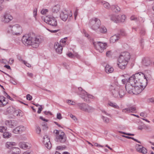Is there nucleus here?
I'll list each match as a JSON object with an SVG mask.
<instances>
[{"label":"nucleus","mask_w":154,"mask_h":154,"mask_svg":"<svg viewBox=\"0 0 154 154\" xmlns=\"http://www.w3.org/2000/svg\"><path fill=\"white\" fill-rule=\"evenodd\" d=\"M78 89V91L77 93L82 98V97L84 96V95L86 94V92L84 90L82 89L81 87L79 88Z\"/></svg>","instance_id":"nucleus-28"},{"label":"nucleus","mask_w":154,"mask_h":154,"mask_svg":"<svg viewBox=\"0 0 154 154\" xmlns=\"http://www.w3.org/2000/svg\"><path fill=\"white\" fill-rule=\"evenodd\" d=\"M54 46L56 52L57 53L60 54L62 53L63 46L60 45L58 42H55Z\"/></svg>","instance_id":"nucleus-17"},{"label":"nucleus","mask_w":154,"mask_h":154,"mask_svg":"<svg viewBox=\"0 0 154 154\" xmlns=\"http://www.w3.org/2000/svg\"><path fill=\"white\" fill-rule=\"evenodd\" d=\"M109 91L111 92L112 96L118 99L123 98L126 94V91L123 88L117 86L114 84L109 86Z\"/></svg>","instance_id":"nucleus-3"},{"label":"nucleus","mask_w":154,"mask_h":154,"mask_svg":"<svg viewBox=\"0 0 154 154\" xmlns=\"http://www.w3.org/2000/svg\"><path fill=\"white\" fill-rule=\"evenodd\" d=\"M99 29V31L101 33H105L107 32V29L106 28L103 26H100Z\"/></svg>","instance_id":"nucleus-38"},{"label":"nucleus","mask_w":154,"mask_h":154,"mask_svg":"<svg viewBox=\"0 0 154 154\" xmlns=\"http://www.w3.org/2000/svg\"><path fill=\"white\" fill-rule=\"evenodd\" d=\"M7 103L8 102L5 100V98L4 97L0 96V106H3Z\"/></svg>","instance_id":"nucleus-26"},{"label":"nucleus","mask_w":154,"mask_h":154,"mask_svg":"<svg viewBox=\"0 0 154 154\" xmlns=\"http://www.w3.org/2000/svg\"><path fill=\"white\" fill-rule=\"evenodd\" d=\"M134 79V90L133 94H138L141 92L147 85V79L143 73H137L133 75L130 79L132 80Z\"/></svg>","instance_id":"nucleus-1"},{"label":"nucleus","mask_w":154,"mask_h":154,"mask_svg":"<svg viewBox=\"0 0 154 154\" xmlns=\"http://www.w3.org/2000/svg\"><path fill=\"white\" fill-rule=\"evenodd\" d=\"M22 41L25 45H31L33 48H36L41 43V39L39 37L35 36L34 33H31L23 36Z\"/></svg>","instance_id":"nucleus-2"},{"label":"nucleus","mask_w":154,"mask_h":154,"mask_svg":"<svg viewBox=\"0 0 154 154\" xmlns=\"http://www.w3.org/2000/svg\"><path fill=\"white\" fill-rule=\"evenodd\" d=\"M130 58V54L128 52H122L119 57V59H122L123 60H126L128 62Z\"/></svg>","instance_id":"nucleus-11"},{"label":"nucleus","mask_w":154,"mask_h":154,"mask_svg":"<svg viewBox=\"0 0 154 154\" xmlns=\"http://www.w3.org/2000/svg\"><path fill=\"white\" fill-rule=\"evenodd\" d=\"M136 150L138 152L143 154L147 153V150L146 149L141 145L137 144L136 146Z\"/></svg>","instance_id":"nucleus-16"},{"label":"nucleus","mask_w":154,"mask_h":154,"mask_svg":"<svg viewBox=\"0 0 154 154\" xmlns=\"http://www.w3.org/2000/svg\"><path fill=\"white\" fill-rule=\"evenodd\" d=\"M120 34L122 36H126L127 35L124 29H121L120 30Z\"/></svg>","instance_id":"nucleus-47"},{"label":"nucleus","mask_w":154,"mask_h":154,"mask_svg":"<svg viewBox=\"0 0 154 154\" xmlns=\"http://www.w3.org/2000/svg\"><path fill=\"white\" fill-rule=\"evenodd\" d=\"M101 118L104 123L106 124H108L109 123L110 119L108 118L102 116H101Z\"/></svg>","instance_id":"nucleus-40"},{"label":"nucleus","mask_w":154,"mask_h":154,"mask_svg":"<svg viewBox=\"0 0 154 154\" xmlns=\"http://www.w3.org/2000/svg\"><path fill=\"white\" fill-rule=\"evenodd\" d=\"M112 52L110 51H107L106 53V56L108 57H110L112 55Z\"/></svg>","instance_id":"nucleus-51"},{"label":"nucleus","mask_w":154,"mask_h":154,"mask_svg":"<svg viewBox=\"0 0 154 154\" xmlns=\"http://www.w3.org/2000/svg\"><path fill=\"white\" fill-rule=\"evenodd\" d=\"M19 60H21V61H22L23 63H24V64L27 67H29L31 66V65L29 64V63H27V62H26V61L24 60H22L21 59H19Z\"/></svg>","instance_id":"nucleus-48"},{"label":"nucleus","mask_w":154,"mask_h":154,"mask_svg":"<svg viewBox=\"0 0 154 154\" xmlns=\"http://www.w3.org/2000/svg\"><path fill=\"white\" fill-rule=\"evenodd\" d=\"M26 99L29 100H31L32 99V97L29 94H28L26 95Z\"/></svg>","instance_id":"nucleus-54"},{"label":"nucleus","mask_w":154,"mask_h":154,"mask_svg":"<svg viewBox=\"0 0 154 154\" xmlns=\"http://www.w3.org/2000/svg\"><path fill=\"white\" fill-rule=\"evenodd\" d=\"M128 63L126 60H123L118 59V63L117 65L119 67L122 69H125Z\"/></svg>","instance_id":"nucleus-13"},{"label":"nucleus","mask_w":154,"mask_h":154,"mask_svg":"<svg viewBox=\"0 0 154 154\" xmlns=\"http://www.w3.org/2000/svg\"><path fill=\"white\" fill-rule=\"evenodd\" d=\"M69 57L71 58H73L75 57H76L77 58H79L80 57V56L77 53H75L74 54H72L71 52H69L66 54Z\"/></svg>","instance_id":"nucleus-30"},{"label":"nucleus","mask_w":154,"mask_h":154,"mask_svg":"<svg viewBox=\"0 0 154 154\" xmlns=\"http://www.w3.org/2000/svg\"><path fill=\"white\" fill-rule=\"evenodd\" d=\"M60 17L63 21H66L68 17V14L67 12L66 11L61 12L60 14Z\"/></svg>","instance_id":"nucleus-23"},{"label":"nucleus","mask_w":154,"mask_h":154,"mask_svg":"<svg viewBox=\"0 0 154 154\" xmlns=\"http://www.w3.org/2000/svg\"><path fill=\"white\" fill-rule=\"evenodd\" d=\"M23 115V112L20 110H16L15 109V111L14 112L13 115L14 116H22Z\"/></svg>","instance_id":"nucleus-29"},{"label":"nucleus","mask_w":154,"mask_h":154,"mask_svg":"<svg viewBox=\"0 0 154 154\" xmlns=\"http://www.w3.org/2000/svg\"><path fill=\"white\" fill-rule=\"evenodd\" d=\"M66 148V146H57L56 149L57 150H63L65 149Z\"/></svg>","instance_id":"nucleus-46"},{"label":"nucleus","mask_w":154,"mask_h":154,"mask_svg":"<svg viewBox=\"0 0 154 154\" xmlns=\"http://www.w3.org/2000/svg\"><path fill=\"white\" fill-rule=\"evenodd\" d=\"M140 34L142 35H144L145 34V31L143 29H142L140 32Z\"/></svg>","instance_id":"nucleus-60"},{"label":"nucleus","mask_w":154,"mask_h":154,"mask_svg":"<svg viewBox=\"0 0 154 154\" xmlns=\"http://www.w3.org/2000/svg\"><path fill=\"white\" fill-rule=\"evenodd\" d=\"M33 14L34 17H35L37 14V9L36 8L34 9L33 11Z\"/></svg>","instance_id":"nucleus-55"},{"label":"nucleus","mask_w":154,"mask_h":154,"mask_svg":"<svg viewBox=\"0 0 154 154\" xmlns=\"http://www.w3.org/2000/svg\"><path fill=\"white\" fill-rule=\"evenodd\" d=\"M105 70L107 73H112L114 71V69L111 66L106 65L105 66Z\"/></svg>","instance_id":"nucleus-27"},{"label":"nucleus","mask_w":154,"mask_h":154,"mask_svg":"<svg viewBox=\"0 0 154 154\" xmlns=\"http://www.w3.org/2000/svg\"><path fill=\"white\" fill-rule=\"evenodd\" d=\"M3 135L4 138H8L11 137V134L8 132L5 131L3 133Z\"/></svg>","instance_id":"nucleus-39"},{"label":"nucleus","mask_w":154,"mask_h":154,"mask_svg":"<svg viewBox=\"0 0 154 154\" xmlns=\"http://www.w3.org/2000/svg\"><path fill=\"white\" fill-rule=\"evenodd\" d=\"M5 124L7 126L13 128L17 125V122L14 120L7 121L5 122Z\"/></svg>","instance_id":"nucleus-20"},{"label":"nucleus","mask_w":154,"mask_h":154,"mask_svg":"<svg viewBox=\"0 0 154 154\" xmlns=\"http://www.w3.org/2000/svg\"><path fill=\"white\" fill-rule=\"evenodd\" d=\"M57 118L59 119H61L62 118L61 114L60 113H57Z\"/></svg>","instance_id":"nucleus-58"},{"label":"nucleus","mask_w":154,"mask_h":154,"mask_svg":"<svg viewBox=\"0 0 154 154\" xmlns=\"http://www.w3.org/2000/svg\"><path fill=\"white\" fill-rule=\"evenodd\" d=\"M120 17L119 18V22H124L126 18L125 16V15H122L121 16H119Z\"/></svg>","instance_id":"nucleus-42"},{"label":"nucleus","mask_w":154,"mask_h":154,"mask_svg":"<svg viewBox=\"0 0 154 154\" xmlns=\"http://www.w3.org/2000/svg\"><path fill=\"white\" fill-rule=\"evenodd\" d=\"M60 10V6L57 5L54 6L52 9V11L54 13H57Z\"/></svg>","instance_id":"nucleus-31"},{"label":"nucleus","mask_w":154,"mask_h":154,"mask_svg":"<svg viewBox=\"0 0 154 154\" xmlns=\"http://www.w3.org/2000/svg\"><path fill=\"white\" fill-rule=\"evenodd\" d=\"M93 45L95 49L100 52H102L107 47V44L100 42H94Z\"/></svg>","instance_id":"nucleus-6"},{"label":"nucleus","mask_w":154,"mask_h":154,"mask_svg":"<svg viewBox=\"0 0 154 154\" xmlns=\"http://www.w3.org/2000/svg\"><path fill=\"white\" fill-rule=\"evenodd\" d=\"M136 108L134 106H132L130 108L123 109L122 110L123 112H134L136 110Z\"/></svg>","instance_id":"nucleus-25"},{"label":"nucleus","mask_w":154,"mask_h":154,"mask_svg":"<svg viewBox=\"0 0 154 154\" xmlns=\"http://www.w3.org/2000/svg\"><path fill=\"white\" fill-rule=\"evenodd\" d=\"M43 108L42 107V106H40V107L38 108V109L37 111V112L38 113H40L41 112V111H42Z\"/></svg>","instance_id":"nucleus-59"},{"label":"nucleus","mask_w":154,"mask_h":154,"mask_svg":"<svg viewBox=\"0 0 154 154\" xmlns=\"http://www.w3.org/2000/svg\"><path fill=\"white\" fill-rule=\"evenodd\" d=\"M27 75L29 77L31 78L33 76V74L32 73L28 72Z\"/></svg>","instance_id":"nucleus-64"},{"label":"nucleus","mask_w":154,"mask_h":154,"mask_svg":"<svg viewBox=\"0 0 154 154\" xmlns=\"http://www.w3.org/2000/svg\"><path fill=\"white\" fill-rule=\"evenodd\" d=\"M11 79L10 80L11 82V83L13 84L14 85H16L17 84L16 82L13 80V78H12L11 77Z\"/></svg>","instance_id":"nucleus-56"},{"label":"nucleus","mask_w":154,"mask_h":154,"mask_svg":"<svg viewBox=\"0 0 154 154\" xmlns=\"http://www.w3.org/2000/svg\"><path fill=\"white\" fill-rule=\"evenodd\" d=\"M66 102L69 105H74L75 104V103L71 100H66Z\"/></svg>","instance_id":"nucleus-45"},{"label":"nucleus","mask_w":154,"mask_h":154,"mask_svg":"<svg viewBox=\"0 0 154 154\" xmlns=\"http://www.w3.org/2000/svg\"><path fill=\"white\" fill-rule=\"evenodd\" d=\"M112 9L115 11H120V8L118 6L113 5L112 7Z\"/></svg>","instance_id":"nucleus-43"},{"label":"nucleus","mask_w":154,"mask_h":154,"mask_svg":"<svg viewBox=\"0 0 154 154\" xmlns=\"http://www.w3.org/2000/svg\"><path fill=\"white\" fill-rule=\"evenodd\" d=\"M29 143L24 142H20L19 143V146L20 148L23 149H26L29 148L30 147L29 146Z\"/></svg>","instance_id":"nucleus-22"},{"label":"nucleus","mask_w":154,"mask_h":154,"mask_svg":"<svg viewBox=\"0 0 154 154\" xmlns=\"http://www.w3.org/2000/svg\"><path fill=\"white\" fill-rule=\"evenodd\" d=\"M66 139V136L63 132H61L59 134L55 136V140L58 143H64Z\"/></svg>","instance_id":"nucleus-9"},{"label":"nucleus","mask_w":154,"mask_h":154,"mask_svg":"<svg viewBox=\"0 0 154 154\" xmlns=\"http://www.w3.org/2000/svg\"><path fill=\"white\" fill-rule=\"evenodd\" d=\"M108 106H110L112 107L118 109L119 108V106L117 105V104L111 101H109L107 103Z\"/></svg>","instance_id":"nucleus-32"},{"label":"nucleus","mask_w":154,"mask_h":154,"mask_svg":"<svg viewBox=\"0 0 154 154\" xmlns=\"http://www.w3.org/2000/svg\"><path fill=\"white\" fill-rule=\"evenodd\" d=\"M142 63L143 66H148L151 64V61L149 58L146 57L145 58L143 59Z\"/></svg>","instance_id":"nucleus-19"},{"label":"nucleus","mask_w":154,"mask_h":154,"mask_svg":"<svg viewBox=\"0 0 154 154\" xmlns=\"http://www.w3.org/2000/svg\"><path fill=\"white\" fill-rule=\"evenodd\" d=\"M76 105L80 109L86 112H92L94 110L93 107L85 103H78Z\"/></svg>","instance_id":"nucleus-5"},{"label":"nucleus","mask_w":154,"mask_h":154,"mask_svg":"<svg viewBox=\"0 0 154 154\" xmlns=\"http://www.w3.org/2000/svg\"><path fill=\"white\" fill-rule=\"evenodd\" d=\"M40 119L42 120L43 121H45V122H48V120H47L46 119H45L43 118L42 116H40L39 118Z\"/></svg>","instance_id":"nucleus-63"},{"label":"nucleus","mask_w":154,"mask_h":154,"mask_svg":"<svg viewBox=\"0 0 154 154\" xmlns=\"http://www.w3.org/2000/svg\"><path fill=\"white\" fill-rule=\"evenodd\" d=\"M111 20L116 23H119V18L120 17L118 14H111L109 16Z\"/></svg>","instance_id":"nucleus-18"},{"label":"nucleus","mask_w":154,"mask_h":154,"mask_svg":"<svg viewBox=\"0 0 154 154\" xmlns=\"http://www.w3.org/2000/svg\"><path fill=\"white\" fill-rule=\"evenodd\" d=\"M70 117L72 119L74 120L75 121L77 120V119L76 117L74 116L72 114L70 115Z\"/></svg>","instance_id":"nucleus-62"},{"label":"nucleus","mask_w":154,"mask_h":154,"mask_svg":"<svg viewBox=\"0 0 154 154\" xmlns=\"http://www.w3.org/2000/svg\"><path fill=\"white\" fill-rule=\"evenodd\" d=\"M44 21L52 26L57 27V21L54 17H46L44 19Z\"/></svg>","instance_id":"nucleus-8"},{"label":"nucleus","mask_w":154,"mask_h":154,"mask_svg":"<svg viewBox=\"0 0 154 154\" xmlns=\"http://www.w3.org/2000/svg\"><path fill=\"white\" fill-rule=\"evenodd\" d=\"M11 33L14 35H19L22 32V27L18 24H15L12 26H10Z\"/></svg>","instance_id":"nucleus-7"},{"label":"nucleus","mask_w":154,"mask_h":154,"mask_svg":"<svg viewBox=\"0 0 154 154\" xmlns=\"http://www.w3.org/2000/svg\"><path fill=\"white\" fill-rule=\"evenodd\" d=\"M48 12V10L47 9H43L41 12V13L43 15L46 14Z\"/></svg>","instance_id":"nucleus-50"},{"label":"nucleus","mask_w":154,"mask_h":154,"mask_svg":"<svg viewBox=\"0 0 154 154\" xmlns=\"http://www.w3.org/2000/svg\"><path fill=\"white\" fill-rule=\"evenodd\" d=\"M15 108L13 106H10L8 107L7 109L6 112L8 114H13L14 112L15 111Z\"/></svg>","instance_id":"nucleus-33"},{"label":"nucleus","mask_w":154,"mask_h":154,"mask_svg":"<svg viewBox=\"0 0 154 154\" xmlns=\"http://www.w3.org/2000/svg\"><path fill=\"white\" fill-rule=\"evenodd\" d=\"M101 112L105 114L107 116H108L110 117H111V115L110 114L107 112L105 110H101Z\"/></svg>","instance_id":"nucleus-53"},{"label":"nucleus","mask_w":154,"mask_h":154,"mask_svg":"<svg viewBox=\"0 0 154 154\" xmlns=\"http://www.w3.org/2000/svg\"><path fill=\"white\" fill-rule=\"evenodd\" d=\"M94 97L91 95L89 94L86 92V94L84 95V96L82 97V99L86 102H88L89 101V99H94Z\"/></svg>","instance_id":"nucleus-21"},{"label":"nucleus","mask_w":154,"mask_h":154,"mask_svg":"<svg viewBox=\"0 0 154 154\" xmlns=\"http://www.w3.org/2000/svg\"><path fill=\"white\" fill-rule=\"evenodd\" d=\"M102 3L103 6L105 8L108 9L110 8V6L108 2L105 1H103L102 2Z\"/></svg>","instance_id":"nucleus-37"},{"label":"nucleus","mask_w":154,"mask_h":154,"mask_svg":"<svg viewBox=\"0 0 154 154\" xmlns=\"http://www.w3.org/2000/svg\"><path fill=\"white\" fill-rule=\"evenodd\" d=\"M4 94H5V96L6 97H7V98H8L10 100H11L12 98L6 92H5Z\"/></svg>","instance_id":"nucleus-61"},{"label":"nucleus","mask_w":154,"mask_h":154,"mask_svg":"<svg viewBox=\"0 0 154 154\" xmlns=\"http://www.w3.org/2000/svg\"><path fill=\"white\" fill-rule=\"evenodd\" d=\"M66 39L67 38H65L61 39L60 42V43H59L60 45L63 47L65 46Z\"/></svg>","instance_id":"nucleus-41"},{"label":"nucleus","mask_w":154,"mask_h":154,"mask_svg":"<svg viewBox=\"0 0 154 154\" xmlns=\"http://www.w3.org/2000/svg\"><path fill=\"white\" fill-rule=\"evenodd\" d=\"M7 129V128L6 127L3 126H0V132L4 133L5 131Z\"/></svg>","instance_id":"nucleus-44"},{"label":"nucleus","mask_w":154,"mask_h":154,"mask_svg":"<svg viewBox=\"0 0 154 154\" xmlns=\"http://www.w3.org/2000/svg\"><path fill=\"white\" fill-rule=\"evenodd\" d=\"M128 76V75L127 74H125L123 75V76L125 78V79H122V82L123 84H125L126 82L127 83V84L130 83L129 81L128 80L129 78L128 79V78L127 77Z\"/></svg>","instance_id":"nucleus-35"},{"label":"nucleus","mask_w":154,"mask_h":154,"mask_svg":"<svg viewBox=\"0 0 154 154\" xmlns=\"http://www.w3.org/2000/svg\"><path fill=\"white\" fill-rule=\"evenodd\" d=\"M13 150V154H20V150L18 147L14 148Z\"/></svg>","instance_id":"nucleus-36"},{"label":"nucleus","mask_w":154,"mask_h":154,"mask_svg":"<svg viewBox=\"0 0 154 154\" xmlns=\"http://www.w3.org/2000/svg\"><path fill=\"white\" fill-rule=\"evenodd\" d=\"M15 143L14 142H7L6 143V146L8 148H10L13 146H15Z\"/></svg>","instance_id":"nucleus-34"},{"label":"nucleus","mask_w":154,"mask_h":154,"mask_svg":"<svg viewBox=\"0 0 154 154\" xmlns=\"http://www.w3.org/2000/svg\"><path fill=\"white\" fill-rule=\"evenodd\" d=\"M120 38L119 35H115L111 37L110 42L111 43H114L117 41Z\"/></svg>","instance_id":"nucleus-24"},{"label":"nucleus","mask_w":154,"mask_h":154,"mask_svg":"<svg viewBox=\"0 0 154 154\" xmlns=\"http://www.w3.org/2000/svg\"><path fill=\"white\" fill-rule=\"evenodd\" d=\"M26 128L24 126L21 125L16 127L13 130V132L15 134H20L25 131Z\"/></svg>","instance_id":"nucleus-12"},{"label":"nucleus","mask_w":154,"mask_h":154,"mask_svg":"<svg viewBox=\"0 0 154 154\" xmlns=\"http://www.w3.org/2000/svg\"><path fill=\"white\" fill-rule=\"evenodd\" d=\"M43 139L44 144L45 146L48 149H50L51 147L52 146L49 138L48 136L45 135Z\"/></svg>","instance_id":"nucleus-15"},{"label":"nucleus","mask_w":154,"mask_h":154,"mask_svg":"<svg viewBox=\"0 0 154 154\" xmlns=\"http://www.w3.org/2000/svg\"><path fill=\"white\" fill-rule=\"evenodd\" d=\"M48 30L50 32H52V33L56 32H57L59 30L58 29H56V30H50L49 29H48Z\"/></svg>","instance_id":"nucleus-57"},{"label":"nucleus","mask_w":154,"mask_h":154,"mask_svg":"<svg viewBox=\"0 0 154 154\" xmlns=\"http://www.w3.org/2000/svg\"><path fill=\"white\" fill-rule=\"evenodd\" d=\"M36 133L38 134H39L41 131V129L39 127L37 126L36 128Z\"/></svg>","instance_id":"nucleus-49"},{"label":"nucleus","mask_w":154,"mask_h":154,"mask_svg":"<svg viewBox=\"0 0 154 154\" xmlns=\"http://www.w3.org/2000/svg\"><path fill=\"white\" fill-rule=\"evenodd\" d=\"M13 19L12 17L9 14L6 13L2 17L1 21L5 23H8Z\"/></svg>","instance_id":"nucleus-14"},{"label":"nucleus","mask_w":154,"mask_h":154,"mask_svg":"<svg viewBox=\"0 0 154 154\" xmlns=\"http://www.w3.org/2000/svg\"><path fill=\"white\" fill-rule=\"evenodd\" d=\"M131 78V77L128 78V80L129 81L130 83L126 84L125 87L126 91L128 93L133 94V91L134 90V83L133 81L135 79H134L133 80H132V82H131V81L130 80Z\"/></svg>","instance_id":"nucleus-10"},{"label":"nucleus","mask_w":154,"mask_h":154,"mask_svg":"<svg viewBox=\"0 0 154 154\" xmlns=\"http://www.w3.org/2000/svg\"><path fill=\"white\" fill-rule=\"evenodd\" d=\"M89 24L92 29L97 31L100 27L101 22L99 19L97 18H93L90 20Z\"/></svg>","instance_id":"nucleus-4"},{"label":"nucleus","mask_w":154,"mask_h":154,"mask_svg":"<svg viewBox=\"0 0 154 154\" xmlns=\"http://www.w3.org/2000/svg\"><path fill=\"white\" fill-rule=\"evenodd\" d=\"M61 132H63L62 131H58L57 130H55L54 131V132L56 134V135H57L59 134H60V133H61Z\"/></svg>","instance_id":"nucleus-52"}]
</instances>
